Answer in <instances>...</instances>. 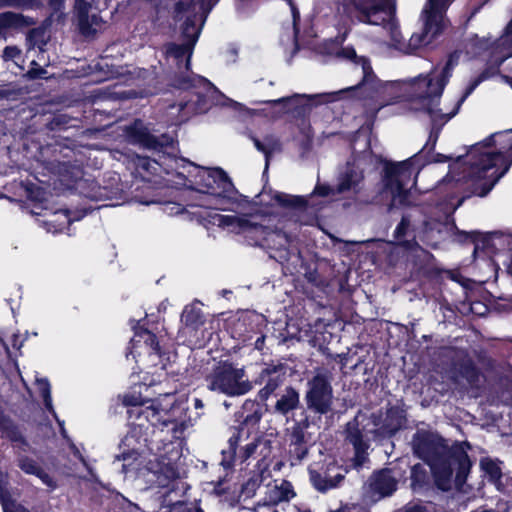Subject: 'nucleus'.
Masks as SVG:
<instances>
[{
  "mask_svg": "<svg viewBox=\"0 0 512 512\" xmlns=\"http://www.w3.org/2000/svg\"><path fill=\"white\" fill-rule=\"evenodd\" d=\"M133 380L132 388L123 395V404L131 406L128 410L130 430L121 441L122 452L116 459L123 461L122 470L128 473L137 469L136 462L140 458L139 449L142 445L150 450H157L156 466L150 467L156 482L162 488H168L163 495L168 496L178 488L179 470L177 462L180 459L179 443L175 445L172 439H181L185 431L194 425L198 418L188 415V405L185 400H177L174 394H165L144 406L147 396L142 394L152 384Z\"/></svg>",
  "mask_w": 512,
  "mask_h": 512,
  "instance_id": "f257e3e1",
  "label": "nucleus"
},
{
  "mask_svg": "<svg viewBox=\"0 0 512 512\" xmlns=\"http://www.w3.org/2000/svg\"><path fill=\"white\" fill-rule=\"evenodd\" d=\"M454 0H428L423 12V30L405 41L395 18L396 0H341L343 11L356 21L382 26L390 33L391 45L396 50L411 54L430 44L446 26L445 13Z\"/></svg>",
  "mask_w": 512,
  "mask_h": 512,
  "instance_id": "f03ea898",
  "label": "nucleus"
},
{
  "mask_svg": "<svg viewBox=\"0 0 512 512\" xmlns=\"http://www.w3.org/2000/svg\"><path fill=\"white\" fill-rule=\"evenodd\" d=\"M512 165V130L499 131L473 145L450 166L456 181L469 183L472 194L485 197Z\"/></svg>",
  "mask_w": 512,
  "mask_h": 512,
  "instance_id": "7ed1b4c3",
  "label": "nucleus"
},
{
  "mask_svg": "<svg viewBox=\"0 0 512 512\" xmlns=\"http://www.w3.org/2000/svg\"><path fill=\"white\" fill-rule=\"evenodd\" d=\"M456 64L457 57L451 55L444 65L436 66L427 75H420L407 81L386 85L387 90L400 92V96L410 102L412 109L424 111L430 116L432 130L429 141H433V144L436 142L442 126L458 113L465 99L479 84V80H477L470 85L465 93L454 102L451 109L446 105L438 108L439 99Z\"/></svg>",
  "mask_w": 512,
  "mask_h": 512,
  "instance_id": "20e7f679",
  "label": "nucleus"
},
{
  "mask_svg": "<svg viewBox=\"0 0 512 512\" xmlns=\"http://www.w3.org/2000/svg\"><path fill=\"white\" fill-rule=\"evenodd\" d=\"M412 447L415 455L429 465L439 489L447 491L451 488L454 471L456 484L464 483L471 462L462 444L448 448L438 434L417 430L412 438Z\"/></svg>",
  "mask_w": 512,
  "mask_h": 512,
  "instance_id": "39448f33",
  "label": "nucleus"
},
{
  "mask_svg": "<svg viewBox=\"0 0 512 512\" xmlns=\"http://www.w3.org/2000/svg\"><path fill=\"white\" fill-rule=\"evenodd\" d=\"M175 162L177 167L183 169L177 172L179 181L176 184L189 188L199 195V203L196 206L217 212L230 209L229 205L240 206L246 202V198L239 194L222 169L200 167L184 159Z\"/></svg>",
  "mask_w": 512,
  "mask_h": 512,
  "instance_id": "423d86ee",
  "label": "nucleus"
},
{
  "mask_svg": "<svg viewBox=\"0 0 512 512\" xmlns=\"http://www.w3.org/2000/svg\"><path fill=\"white\" fill-rule=\"evenodd\" d=\"M417 161L416 156L399 163H388L385 165L383 185L384 193L391 196V205L409 204V195L414 187L415 178L419 173V167L414 164Z\"/></svg>",
  "mask_w": 512,
  "mask_h": 512,
  "instance_id": "0eeeda50",
  "label": "nucleus"
},
{
  "mask_svg": "<svg viewBox=\"0 0 512 512\" xmlns=\"http://www.w3.org/2000/svg\"><path fill=\"white\" fill-rule=\"evenodd\" d=\"M207 382L209 390L231 397L244 395L253 387L246 376L245 369L234 367L230 363L215 367L207 377Z\"/></svg>",
  "mask_w": 512,
  "mask_h": 512,
  "instance_id": "6e6552de",
  "label": "nucleus"
},
{
  "mask_svg": "<svg viewBox=\"0 0 512 512\" xmlns=\"http://www.w3.org/2000/svg\"><path fill=\"white\" fill-rule=\"evenodd\" d=\"M164 213L169 216H181L185 220L192 221L194 218L204 225H214L228 231H245L251 224L237 215H222L218 212L208 210H190L176 203H166L163 207Z\"/></svg>",
  "mask_w": 512,
  "mask_h": 512,
  "instance_id": "1a4fd4ad",
  "label": "nucleus"
},
{
  "mask_svg": "<svg viewBox=\"0 0 512 512\" xmlns=\"http://www.w3.org/2000/svg\"><path fill=\"white\" fill-rule=\"evenodd\" d=\"M333 376L327 369H317L307 381L305 401L307 408L317 414H327L333 404Z\"/></svg>",
  "mask_w": 512,
  "mask_h": 512,
  "instance_id": "9d476101",
  "label": "nucleus"
},
{
  "mask_svg": "<svg viewBox=\"0 0 512 512\" xmlns=\"http://www.w3.org/2000/svg\"><path fill=\"white\" fill-rule=\"evenodd\" d=\"M131 355L136 362L156 366L161 360V349L156 337L146 329L136 330L131 339Z\"/></svg>",
  "mask_w": 512,
  "mask_h": 512,
  "instance_id": "9b49d317",
  "label": "nucleus"
},
{
  "mask_svg": "<svg viewBox=\"0 0 512 512\" xmlns=\"http://www.w3.org/2000/svg\"><path fill=\"white\" fill-rule=\"evenodd\" d=\"M239 217L248 221L252 227H249L245 231H233L234 233L254 234L256 236H261L268 248L275 249L277 251H284V254L279 256L281 261L289 260L290 254L295 253L296 250L292 247L294 238L291 235L281 230L268 231L262 225L252 222L250 219L244 216Z\"/></svg>",
  "mask_w": 512,
  "mask_h": 512,
  "instance_id": "f8f14e48",
  "label": "nucleus"
},
{
  "mask_svg": "<svg viewBox=\"0 0 512 512\" xmlns=\"http://www.w3.org/2000/svg\"><path fill=\"white\" fill-rule=\"evenodd\" d=\"M184 88L194 89L193 95L197 97L195 101L192 99L184 104H180V109H189L194 113H202L208 109L209 104L213 101L217 89L207 79L197 76L188 80L184 84Z\"/></svg>",
  "mask_w": 512,
  "mask_h": 512,
  "instance_id": "ddd939ff",
  "label": "nucleus"
},
{
  "mask_svg": "<svg viewBox=\"0 0 512 512\" xmlns=\"http://www.w3.org/2000/svg\"><path fill=\"white\" fill-rule=\"evenodd\" d=\"M183 36L185 37V43L181 45L170 44L167 47L166 53L168 57L174 58L178 65L180 62L185 61V67L188 68L193 47L199 37V28H197L194 23L190 25V22L187 21L183 28Z\"/></svg>",
  "mask_w": 512,
  "mask_h": 512,
  "instance_id": "4468645a",
  "label": "nucleus"
},
{
  "mask_svg": "<svg viewBox=\"0 0 512 512\" xmlns=\"http://www.w3.org/2000/svg\"><path fill=\"white\" fill-rule=\"evenodd\" d=\"M285 366L283 364H269L259 373L256 383L264 385L259 391L262 400H266L285 380Z\"/></svg>",
  "mask_w": 512,
  "mask_h": 512,
  "instance_id": "2eb2a0df",
  "label": "nucleus"
},
{
  "mask_svg": "<svg viewBox=\"0 0 512 512\" xmlns=\"http://www.w3.org/2000/svg\"><path fill=\"white\" fill-rule=\"evenodd\" d=\"M346 440L351 443L355 450L354 465L362 466L367 460V450L369 443L364 439V435L359 428L358 419L348 422L346 425Z\"/></svg>",
  "mask_w": 512,
  "mask_h": 512,
  "instance_id": "dca6fc26",
  "label": "nucleus"
},
{
  "mask_svg": "<svg viewBox=\"0 0 512 512\" xmlns=\"http://www.w3.org/2000/svg\"><path fill=\"white\" fill-rule=\"evenodd\" d=\"M346 470L335 464H329L324 475L315 470H310V481L312 485L320 492H326L335 488L344 479Z\"/></svg>",
  "mask_w": 512,
  "mask_h": 512,
  "instance_id": "f3484780",
  "label": "nucleus"
},
{
  "mask_svg": "<svg viewBox=\"0 0 512 512\" xmlns=\"http://www.w3.org/2000/svg\"><path fill=\"white\" fill-rule=\"evenodd\" d=\"M397 487V480L390 470H382L374 473L369 482V488L373 500L391 495Z\"/></svg>",
  "mask_w": 512,
  "mask_h": 512,
  "instance_id": "a211bd4d",
  "label": "nucleus"
},
{
  "mask_svg": "<svg viewBox=\"0 0 512 512\" xmlns=\"http://www.w3.org/2000/svg\"><path fill=\"white\" fill-rule=\"evenodd\" d=\"M340 55L346 59L354 60L355 64L361 70L363 75L362 82L360 83L361 88L376 89V76L373 73L370 62L365 57H357L354 48L345 47L341 50Z\"/></svg>",
  "mask_w": 512,
  "mask_h": 512,
  "instance_id": "6ab92c4d",
  "label": "nucleus"
},
{
  "mask_svg": "<svg viewBox=\"0 0 512 512\" xmlns=\"http://www.w3.org/2000/svg\"><path fill=\"white\" fill-rule=\"evenodd\" d=\"M125 136L128 142L132 144L148 149L158 147L157 139L149 133L147 127L141 121H135L133 125L126 127Z\"/></svg>",
  "mask_w": 512,
  "mask_h": 512,
  "instance_id": "aec40b11",
  "label": "nucleus"
},
{
  "mask_svg": "<svg viewBox=\"0 0 512 512\" xmlns=\"http://www.w3.org/2000/svg\"><path fill=\"white\" fill-rule=\"evenodd\" d=\"M512 56V20L506 27L505 33L495 43L490 63L493 66L501 65L507 58Z\"/></svg>",
  "mask_w": 512,
  "mask_h": 512,
  "instance_id": "412c9836",
  "label": "nucleus"
},
{
  "mask_svg": "<svg viewBox=\"0 0 512 512\" xmlns=\"http://www.w3.org/2000/svg\"><path fill=\"white\" fill-rule=\"evenodd\" d=\"M17 465L25 474L34 475L39 478L42 483L51 490L57 488L56 481L44 471L36 460L26 455L19 454L17 457Z\"/></svg>",
  "mask_w": 512,
  "mask_h": 512,
  "instance_id": "4be33fe9",
  "label": "nucleus"
},
{
  "mask_svg": "<svg viewBox=\"0 0 512 512\" xmlns=\"http://www.w3.org/2000/svg\"><path fill=\"white\" fill-rule=\"evenodd\" d=\"M260 202L270 206H280L285 208L299 207L304 205V199L292 196L278 191L262 192Z\"/></svg>",
  "mask_w": 512,
  "mask_h": 512,
  "instance_id": "5701e85b",
  "label": "nucleus"
},
{
  "mask_svg": "<svg viewBox=\"0 0 512 512\" xmlns=\"http://www.w3.org/2000/svg\"><path fill=\"white\" fill-rule=\"evenodd\" d=\"M295 495L293 486L289 481H274L272 485H267L266 500L270 504L289 501L294 498Z\"/></svg>",
  "mask_w": 512,
  "mask_h": 512,
  "instance_id": "b1692460",
  "label": "nucleus"
},
{
  "mask_svg": "<svg viewBox=\"0 0 512 512\" xmlns=\"http://www.w3.org/2000/svg\"><path fill=\"white\" fill-rule=\"evenodd\" d=\"M404 422L403 411L397 407H392L387 410L384 422L377 429V433L382 437L391 436L403 426Z\"/></svg>",
  "mask_w": 512,
  "mask_h": 512,
  "instance_id": "393cba45",
  "label": "nucleus"
},
{
  "mask_svg": "<svg viewBox=\"0 0 512 512\" xmlns=\"http://www.w3.org/2000/svg\"><path fill=\"white\" fill-rule=\"evenodd\" d=\"M33 22L22 14L14 12H4L0 14V39L6 40L7 31L10 29H20L28 27Z\"/></svg>",
  "mask_w": 512,
  "mask_h": 512,
  "instance_id": "a878e982",
  "label": "nucleus"
},
{
  "mask_svg": "<svg viewBox=\"0 0 512 512\" xmlns=\"http://www.w3.org/2000/svg\"><path fill=\"white\" fill-rule=\"evenodd\" d=\"M363 174L355 167H348L347 171L339 178L337 186L338 193L354 192L357 193L361 189Z\"/></svg>",
  "mask_w": 512,
  "mask_h": 512,
  "instance_id": "bb28decb",
  "label": "nucleus"
},
{
  "mask_svg": "<svg viewBox=\"0 0 512 512\" xmlns=\"http://www.w3.org/2000/svg\"><path fill=\"white\" fill-rule=\"evenodd\" d=\"M300 402L299 393L293 387H286L275 404V411L281 415H286L295 410Z\"/></svg>",
  "mask_w": 512,
  "mask_h": 512,
  "instance_id": "cd10ccee",
  "label": "nucleus"
},
{
  "mask_svg": "<svg viewBox=\"0 0 512 512\" xmlns=\"http://www.w3.org/2000/svg\"><path fill=\"white\" fill-rule=\"evenodd\" d=\"M74 220L76 219L71 218L68 210L56 211L51 214V218L46 221L47 231L52 233L63 232Z\"/></svg>",
  "mask_w": 512,
  "mask_h": 512,
  "instance_id": "c85d7f7f",
  "label": "nucleus"
},
{
  "mask_svg": "<svg viewBox=\"0 0 512 512\" xmlns=\"http://www.w3.org/2000/svg\"><path fill=\"white\" fill-rule=\"evenodd\" d=\"M270 476V471H265V467L261 469L257 468L255 474L242 484L241 494L244 495L245 498L254 496L261 483L267 478H270Z\"/></svg>",
  "mask_w": 512,
  "mask_h": 512,
  "instance_id": "c756f323",
  "label": "nucleus"
},
{
  "mask_svg": "<svg viewBox=\"0 0 512 512\" xmlns=\"http://www.w3.org/2000/svg\"><path fill=\"white\" fill-rule=\"evenodd\" d=\"M345 90H340L337 92H329V93H320V94H314V95H294L293 97H283L278 100L269 101L268 103L278 105V104H284L288 101H290L293 98L303 97L307 98L309 101L316 100V103H330L334 102L338 99V95L341 93H344Z\"/></svg>",
  "mask_w": 512,
  "mask_h": 512,
  "instance_id": "7c9ffc66",
  "label": "nucleus"
},
{
  "mask_svg": "<svg viewBox=\"0 0 512 512\" xmlns=\"http://www.w3.org/2000/svg\"><path fill=\"white\" fill-rule=\"evenodd\" d=\"M181 320L187 327L194 329L204 323L202 311L196 306L185 307Z\"/></svg>",
  "mask_w": 512,
  "mask_h": 512,
  "instance_id": "2f4dec72",
  "label": "nucleus"
},
{
  "mask_svg": "<svg viewBox=\"0 0 512 512\" xmlns=\"http://www.w3.org/2000/svg\"><path fill=\"white\" fill-rule=\"evenodd\" d=\"M256 149L265 154L266 165H268L269 155L280 148V143L274 136H266L263 141L253 138Z\"/></svg>",
  "mask_w": 512,
  "mask_h": 512,
  "instance_id": "473e14b6",
  "label": "nucleus"
},
{
  "mask_svg": "<svg viewBox=\"0 0 512 512\" xmlns=\"http://www.w3.org/2000/svg\"><path fill=\"white\" fill-rule=\"evenodd\" d=\"M480 467L489 481L497 483L500 480L502 473L497 461L490 458H483L480 461Z\"/></svg>",
  "mask_w": 512,
  "mask_h": 512,
  "instance_id": "72a5a7b5",
  "label": "nucleus"
},
{
  "mask_svg": "<svg viewBox=\"0 0 512 512\" xmlns=\"http://www.w3.org/2000/svg\"><path fill=\"white\" fill-rule=\"evenodd\" d=\"M257 453L261 456V459L258 461L257 468H264L265 471H269L270 460L269 456L271 454V445L270 441L267 439H258V451Z\"/></svg>",
  "mask_w": 512,
  "mask_h": 512,
  "instance_id": "f704fd0d",
  "label": "nucleus"
},
{
  "mask_svg": "<svg viewBox=\"0 0 512 512\" xmlns=\"http://www.w3.org/2000/svg\"><path fill=\"white\" fill-rule=\"evenodd\" d=\"M35 384L37 386V389L44 400V405L46 409L52 413H54L53 405H52V398H51V388L50 383L46 378H36Z\"/></svg>",
  "mask_w": 512,
  "mask_h": 512,
  "instance_id": "c9c22d12",
  "label": "nucleus"
},
{
  "mask_svg": "<svg viewBox=\"0 0 512 512\" xmlns=\"http://www.w3.org/2000/svg\"><path fill=\"white\" fill-rule=\"evenodd\" d=\"M243 435V429H234L232 435L228 440V449L223 450V454L232 458L236 456L238 444L241 442V438Z\"/></svg>",
  "mask_w": 512,
  "mask_h": 512,
  "instance_id": "e433bc0d",
  "label": "nucleus"
},
{
  "mask_svg": "<svg viewBox=\"0 0 512 512\" xmlns=\"http://www.w3.org/2000/svg\"><path fill=\"white\" fill-rule=\"evenodd\" d=\"M136 166L138 170H143L149 173H156L160 165L157 161L151 160L147 157H138Z\"/></svg>",
  "mask_w": 512,
  "mask_h": 512,
  "instance_id": "4c0bfd02",
  "label": "nucleus"
},
{
  "mask_svg": "<svg viewBox=\"0 0 512 512\" xmlns=\"http://www.w3.org/2000/svg\"><path fill=\"white\" fill-rule=\"evenodd\" d=\"M9 475L7 472L0 469V502L11 499V494L8 490Z\"/></svg>",
  "mask_w": 512,
  "mask_h": 512,
  "instance_id": "58836bf2",
  "label": "nucleus"
},
{
  "mask_svg": "<svg viewBox=\"0 0 512 512\" xmlns=\"http://www.w3.org/2000/svg\"><path fill=\"white\" fill-rule=\"evenodd\" d=\"M258 451V440L253 441L247 445H245L243 448L239 451V457L242 461L247 460L249 457H251L253 454L257 453Z\"/></svg>",
  "mask_w": 512,
  "mask_h": 512,
  "instance_id": "ea45409f",
  "label": "nucleus"
},
{
  "mask_svg": "<svg viewBox=\"0 0 512 512\" xmlns=\"http://www.w3.org/2000/svg\"><path fill=\"white\" fill-rule=\"evenodd\" d=\"M31 68L27 72V76L30 79L46 78L47 71L40 67L35 60L31 62Z\"/></svg>",
  "mask_w": 512,
  "mask_h": 512,
  "instance_id": "a19ab883",
  "label": "nucleus"
},
{
  "mask_svg": "<svg viewBox=\"0 0 512 512\" xmlns=\"http://www.w3.org/2000/svg\"><path fill=\"white\" fill-rule=\"evenodd\" d=\"M2 504L3 512H29L25 507L21 504H18L12 498L9 500H5Z\"/></svg>",
  "mask_w": 512,
  "mask_h": 512,
  "instance_id": "79ce46f5",
  "label": "nucleus"
},
{
  "mask_svg": "<svg viewBox=\"0 0 512 512\" xmlns=\"http://www.w3.org/2000/svg\"><path fill=\"white\" fill-rule=\"evenodd\" d=\"M3 5L33 7L40 4L39 0H0Z\"/></svg>",
  "mask_w": 512,
  "mask_h": 512,
  "instance_id": "37998d69",
  "label": "nucleus"
},
{
  "mask_svg": "<svg viewBox=\"0 0 512 512\" xmlns=\"http://www.w3.org/2000/svg\"><path fill=\"white\" fill-rule=\"evenodd\" d=\"M9 437L14 442V447L17 448L19 452H26V447L28 445L18 432L11 431Z\"/></svg>",
  "mask_w": 512,
  "mask_h": 512,
  "instance_id": "c03bdc74",
  "label": "nucleus"
},
{
  "mask_svg": "<svg viewBox=\"0 0 512 512\" xmlns=\"http://www.w3.org/2000/svg\"><path fill=\"white\" fill-rule=\"evenodd\" d=\"M21 55V50L16 46H7L3 51V59L5 61H16ZM17 64V62H15Z\"/></svg>",
  "mask_w": 512,
  "mask_h": 512,
  "instance_id": "a18cd8bd",
  "label": "nucleus"
},
{
  "mask_svg": "<svg viewBox=\"0 0 512 512\" xmlns=\"http://www.w3.org/2000/svg\"><path fill=\"white\" fill-rule=\"evenodd\" d=\"M409 220L406 217H402L401 222L398 224V226L395 229V237L397 239H400L406 234V231L409 227Z\"/></svg>",
  "mask_w": 512,
  "mask_h": 512,
  "instance_id": "49530a36",
  "label": "nucleus"
},
{
  "mask_svg": "<svg viewBox=\"0 0 512 512\" xmlns=\"http://www.w3.org/2000/svg\"><path fill=\"white\" fill-rule=\"evenodd\" d=\"M332 189L325 185H317L314 189L313 195L328 196Z\"/></svg>",
  "mask_w": 512,
  "mask_h": 512,
  "instance_id": "de8ad7c7",
  "label": "nucleus"
},
{
  "mask_svg": "<svg viewBox=\"0 0 512 512\" xmlns=\"http://www.w3.org/2000/svg\"><path fill=\"white\" fill-rule=\"evenodd\" d=\"M200 4V8L204 9L205 7L211 8L218 0H197Z\"/></svg>",
  "mask_w": 512,
  "mask_h": 512,
  "instance_id": "09e8293b",
  "label": "nucleus"
},
{
  "mask_svg": "<svg viewBox=\"0 0 512 512\" xmlns=\"http://www.w3.org/2000/svg\"><path fill=\"white\" fill-rule=\"evenodd\" d=\"M289 5L291 6V10H292V16H293V24H294V27L296 26V21L297 19L299 18V12L296 10V8L292 5V2L291 0H287Z\"/></svg>",
  "mask_w": 512,
  "mask_h": 512,
  "instance_id": "8fccbe9b",
  "label": "nucleus"
},
{
  "mask_svg": "<svg viewBox=\"0 0 512 512\" xmlns=\"http://www.w3.org/2000/svg\"><path fill=\"white\" fill-rule=\"evenodd\" d=\"M185 6H186V4L183 2L177 3V5H176L177 16H179L182 12H184L186 10Z\"/></svg>",
  "mask_w": 512,
  "mask_h": 512,
  "instance_id": "3c124183",
  "label": "nucleus"
},
{
  "mask_svg": "<svg viewBox=\"0 0 512 512\" xmlns=\"http://www.w3.org/2000/svg\"><path fill=\"white\" fill-rule=\"evenodd\" d=\"M194 407H195L196 409H201V408H203V403H202V401H201L200 399H198V398H195V399H194Z\"/></svg>",
  "mask_w": 512,
  "mask_h": 512,
  "instance_id": "603ef678",
  "label": "nucleus"
},
{
  "mask_svg": "<svg viewBox=\"0 0 512 512\" xmlns=\"http://www.w3.org/2000/svg\"><path fill=\"white\" fill-rule=\"evenodd\" d=\"M406 512H424V509L420 506H415L408 509Z\"/></svg>",
  "mask_w": 512,
  "mask_h": 512,
  "instance_id": "864d4df0",
  "label": "nucleus"
},
{
  "mask_svg": "<svg viewBox=\"0 0 512 512\" xmlns=\"http://www.w3.org/2000/svg\"><path fill=\"white\" fill-rule=\"evenodd\" d=\"M195 19H196V16H193V19H192V18H190V17H187V19H186V21H185L184 25H186L187 21H189V22H190V25H191L192 23H194V25H195L197 28H199V30H200V29H201V27L196 25V23H195ZM184 27H185V26H183V28H184Z\"/></svg>",
  "mask_w": 512,
  "mask_h": 512,
  "instance_id": "5fc2aeb1",
  "label": "nucleus"
},
{
  "mask_svg": "<svg viewBox=\"0 0 512 512\" xmlns=\"http://www.w3.org/2000/svg\"><path fill=\"white\" fill-rule=\"evenodd\" d=\"M17 340H18V335H13V344H12V345H13V347H15V348H20L22 344H21V343H20V344H18V341H17Z\"/></svg>",
  "mask_w": 512,
  "mask_h": 512,
  "instance_id": "6e6d98bb",
  "label": "nucleus"
},
{
  "mask_svg": "<svg viewBox=\"0 0 512 512\" xmlns=\"http://www.w3.org/2000/svg\"><path fill=\"white\" fill-rule=\"evenodd\" d=\"M307 453V449L306 448H301V453L299 454V458H303Z\"/></svg>",
  "mask_w": 512,
  "mask_h": 512,
  "instance_id": "4d7b16f0",
  "label": "nucleus"
},
{
  "mask_svg": "<svg viewBox=\"0 0 512 512\" xmlns=\"http://www.w3.org/2000/svg\"><path fill=\"white\" fill-rule=\"evenodd\" d=\"M294 437L296 438V443H300L302 441V437L299 436L297 432L294 433Z\"/></svg>",
  "mask_w": 512,
  "mask_h": 512,
  "instance_id": "13d9d810",
  "label": "nucleus"
},
{
  "mask_svg": "<svg viewBox=\"0 0 512 512\" xmlns=\"http://www.w3.org/2000/svg\"><path fill=\"white\" fill-rule=\"evenodd\" d=\"M480 249V245L477 243L475 244V247H474V254H476L478 252V250Z\"/></svg>",
  "mask_w": 512,
  "mask_h": 512,
  "instance_id": "bf43d9fd",
  "label": "nucleus"
},
{
  "mask_svg": "<svg viewBox=\"0 0 512 512\" xmlns=\"http://www.w3.org/2000/svg\"><path fill=\"white\" fill-rule=\"evenodd\" d=\"M215 492L217 494H221L222 493V490H221L220 486L215 488Z\"/></svg>",
  "mask_w": 512,
  "mask_h": 512,
  "instance_id": "052dcab7",
  "label": "nucleus"
},
{
  "mask_svg": "<svg viewBox=\"0 0 512 512\" xmlns=\"http://www.w3.org/2000/svg\"><path fill=\"white\" fill-rule=\"evenodd\" d=\"M270 512H278L275 508H269Z\"/></svg>",
  "mask_w": 512,
  "mask_h": 512,
  "instance_id": "680f3d73",
  "label": "nucleus"
},
{
  "mask_svg": "<svg viewBox=\"0 0 512 512\" xmlns=\"http://www.w3.org/2000/svg\"><path fill=\"white\" fill-rule=\"evenodd\" d=\"M195 512H204L201 508H196Z\"/></svg>",
  "mask_w": 512,
  "mask_h": 512,
  "instance_id": "e2e57ef3",
  "label": "nucleus"
},
{
  "mask_svg": "<svg viewBox=\"0 0 512 512\" xmlns=\"http://www.w3.org/2000/svg\"><path fill=\"white\" fill-rule=\"evenodd\" d=\"M305 512H310V511H305Z\"/></svg>",
  "mask_w": 512,
  "mask_h": 512,
  "instance_id": "0e129e2a",
  "label": "nucleus"
}]
</instances>
